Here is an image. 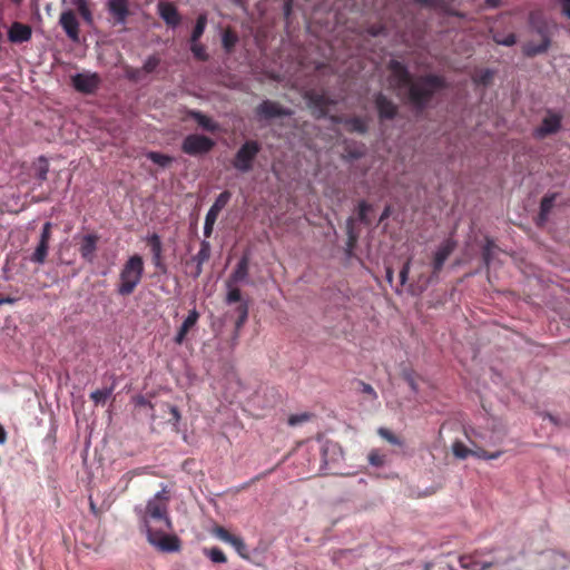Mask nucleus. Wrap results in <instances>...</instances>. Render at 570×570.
I'll list each match as a JSON object with an SVG mask.
<instances>
[{
  "instance_id": "obj_64",
  "label": "nucleus",
  "mask_w": 570,
  "mask_h": 570,
  "mask_svg": "<svg viewBox=\"0 0 570 570\" xmlns=\"http://www.w3.org/2000/svg\"><path fill=\"white\" fill-rule=\"evenodd\" d=\"M382 27H372L371 30H368V32H371L372 36H379L382 33Z\"/></svg>"
},
{
  "instance_id": "obj_26",
  "label": "nucleus",
  "mask_w": 570,
  "mask_h": 570,
  "mask_svg": "<svg viewBox=\"0 0 570 570\" xmlns=\"http://www.w3.org/2000/svg\"><path fill=\"white\" fill-rule=\"evenodd\" d=\"M210 250L212 248L209 247V243L207 240H203L202 244H199V250L197 255L194 256V261L197 262V271H195V277H198L203 271L202 266L208 261Z\"/></svg>"
},
{
  "instance_id": "obj_17",
  "label": "nucleus",
  "mask_w": 570,
  "mask_h": 570,
  "mask_svg": "<svg viewBox=\"0 0 570 570\" xmlns=\"http://www.w3.org/2000/svg\"><path fill=\"white\" fill-rule=\"evenodd\" d=\"M7 38L16 45L27 42L32 38V28L29 24L14 21L11 23L9 32H7Z\"/></svg>"
},
{
  "instance_id": "obj_10",
  "label": "nucleus",
  "mask_w": 570,
  "mask_h": 570,
  "mask_svg": "<svg viewBox=\"0 0 570 570\" xmlns=\"http://www.w3.org/2000/svg\"><path fill=\"white\" fill-rule=\"evenodd\" d=\"M256 115L261 119H275L292 116V110L276 101L264 100L256 107Z\"/></svg>"
},
{
  "instance_id": "obj_18",
  "label": "nucleus",
  "mask_w": 570,
  "mask_h": 570,
  "mask_svg": "<svg viewBox=\"0 0 570 570\" xmlns=\"http://www.w3.org/2000/svg\"><path fill=\"white\" fill-rule=\"evenodd\" d=\"M149 250L153 253V264L163 274L166 273V263L163 261V243L161 238L157 234H151L147 238Z\"/></svg>"
},
{
  "instance_id": "obj_60",
  "label": "nucleus",
  "mask_w": 570,
  "mask_h": 570,
  "mask_svg": "<svg viewBox=\"0 0 570 570\" xmlns=\"http://www.w3.org/2000/svg\"><path fill=\"white\" fill-rule=\"evenodd\" d=\"M501 0H485V7L489 9H495L500 6Z\"/></svg>"
},
{
  "instance_id": "obj_51",
  "label": "nucleus",
  "mask_w": 570,
  "mask_h": 570,
  "mask_svg": "<svg viewBox=\"0 0 570 570\" xmlns=\"http://www.w3.org/2000/svg\"><path fill=\"white\" fill-rule=\"evenodd\" d=\"M51 237V223L42 225L40 243L49 244Z\"/></svg>"
},
{
  "instance_id": "obj_63",
  "label": "nucleus",
  "mask_w": 570,
  "mask_h": 570,
  "mask_svg": "<svg viewBox=\"0 0 570 570\" xmlns=\"http://www.w3.org/2000/svg\"><path fill=\"white\" fill-rule=\"evenodd\" d=\"M385 275H386V281H389V283L391 284L392 278L394 277V271L390 266L386 267Z\"/></svg>"
},
{
  "instance_id": "obj_5",
  "label": "nucleus",
  "mask_w": 570,
  "mask_h": 570,
  "mask_svg": "<svg viewBox=\"0 0 570 570\" xmlns=\"http://www.w3.org/2000/svg\"><path fill=\"white\" fill-rule=\"evenodd\" d=\"M261 153V145L256 140H246L235 153L233 166L239 173H248L253 169V163Z\"/></svg>"
},
{
  "instance_id": "obj_13",
  "label": "nucleus",
  "mask_w": 570,
  "mask_h": 570,
  "mask_svg": "<svg viewBox=\"0 0 570 570\" xmlns=\"http://www.w3.org/2000/svg\"><path fill=\"white\" fill-rule=\"evenodd\" d=\"M213 533H215L216 538L220 539L222 542L230 543V546H233L240 558H248L247 546L244 543L240 537L232 534L229 531L222 527H216L215 530H213Z\"/></svg>"
},
{
  "instance_id": "obj_35",
  "label": "nucleus",
  "mask_w": 570,
  "mask_h": 570,
  "mask_svg": "<svg viewBox=\"0 0 570 570\" xmlns=\"http://www.w3.org/2000/svg\"><path fill=\"white\" fill-rule=\"evenodd\" d=\"M235 312H237V314H238L237 321H235V327H237V330H239L240 327H243V325L245 324V322L247 321V317H248L247 303L246 302L239 303L237 308H235Z\"/></svg>"
},
{
  "instance_id": "obj_41",
  "label": "nucleus",
  "mask_w": 570,
  "mask_h": 570,
  "mask_svg": "<svg viewBox=\"0 0 570 570\" xmlns=\"http://www.w3.org/2000/svg\"><path fill=\"white\" fill-rule=\"evenodd\" d=\"M206 556L214 563H225L226 562L225 553L218 548H210V549L206 550Z\"/></svg>"
},
{
  "instance_id": "obj_40",
  "label": "nucleus",
  "mask_w": 570,
  "mask_h": 570,
  "mask_svg": "<svg viewBox=\"0 0 570 570\" xmlns=\"http://www.w3.org/2000/svg\"><path fill=\"white\" fill-rule=\"evenodd\" d=\"M372 210V205L366 203L365 200H362L358 203V220L362 224H370V218L367 216V213Z\"/></svg>"
},
{
  "instance_id": "obj_16",
  "label": "nucleus",
  "mask_w": 570,
  "mask_h": 570,
  "mask_svg": "<svg viewBox=\"0 0 570 570\" xmlns=\"http://www.w3.org/2000/svg\"><path fill=\"white\" fill-rule=\"evenodd\" d=\"M108 12L114 18V24L125 26L130 16L127 0H108Z\"/></svg>"
},
{
  "instance_id": "obj_19",
  "label": "nucleus",
  "mask_w": 570,
  "mask_h": 570,
  "mask_svg": "<svg viewBox=\"0 0 570 570\" xmlns=\"http://www.w3.org/2000/svg\"><path fill=\"white\" fill-rule=\"evenodd\" d=\"M248 264L249 259L247 255L242 256L239 258L237 265H235V269L230 273L228 281H226V286L237 285L243 283L248 277Z\"/></svg>"
},
{
  "instance_id": "obj_54",
  "label": "nucleus",
  "mask_w": 570,
  "mask_h": 570,
  "mask_svg": "<svg viewBox=\"0 0 570 570\" xmlns=\"http://www.w3.org/2000/svg\"><path fill=\"white\" fill-rule=\"evenodd\" d=\"M409 272H410V261L404 263L402 269H400V285L403 286L407 282Z\"/></svg>"
},
{
  "instance_id": "obj_44",
  "label": "nucleus",
  "mask_w": 570,
  "mask_h": 570,
  "mask_svg": "<svg viewBox=\"0 0 570 570\" xmlns=\"http://www.w3.org/2000/svg\"><path fill=\"white\" fill-rule=\"evenodd\" d=\"M367 459L368 463L376 468H381L383 464H385V454H381L379 450L371 451Z\"/></svg>"
},
{
  "instance_id": "obj_4",
  "label": "nucleus",
  "mask_w": 570,
  "mask_h": 570,
  "mask_svg": "<svg viewBox=\"0 0 570 570\" xmlns=\"http://www.w3.org/2000/svg\"><path fill=\"white\" fill-rule=\"evenodd\" d=\"M529 26L541 36V42L535 43L533 41H528L523 45V55L528 58H533L534 56L543 55L551 46V39L548 35L547 24L540 18V13L538 11H532L529 13Z\"/></svg>"
},
{
  "instance_id": "obj_8",
  "label": "nucleus",
  "mask_w": 570,
  "mask_h": 570,
  "mask_svg": "<svg viewBox=\"0 0 570 570\" xmlns=\"http://www.w3.org/2000/svg\"><path fill=\"white\" fill-rule=\"evenodd\" d=\"M305 100L308 102L309 109L313 110V115L317 119L326 117L328 114V107L334 105L332 99L315 90L306 91Z\"/></svg>"
},
{
  "instance_id": "obj_24",
  "label": "nucleus",
  "mask_w": 570,
  "mask_h": 570,
  "mask_svg": "<svg viewBox=\"0 0 570 570\" xmlns=\"http://www.w3.org/2000/svg\"><path fill=\"white\" fill-rule=\"evenodd\" d=\"M335 120L342 122V125L345 126V129L351 132H358L360 135L367 132V122L362 117L353 116Z\"/></svg>"
},
{
  "instance_id": "obj_21",
  "label": "nucleus",
  "mask_w": 570,
  "mask_h": 570,
  "mask_svg": "<svg viewBox=\"0 0 570 570\" xmlns=\"http://www.w3.org/2000/svg\"><path fill=\"white\" fill-rule=\"evenodd\" d=\"M158 14L165 20L167 26L176 28L180 24V14H178L177 8L169 2H160L158 4Z\"/></svg>"
},
{
  "instance_id": "obj_1",
  "label": "nucleus",
  "mask_w": 570,
  "mask_h": 570,
  "mask_svg": "<svg viewBox=\"0 0 570 570\" xmlns=\"http://www.w3.org/2000/svg\"><path fill=\"white\" fill-rule=\"evenodd\" d=\"M168 502L170 494L163 488L145 507H136L135 514L138 515L140 531L147 535L148 543L161 552L171 553L180 551L181 541L177 535L167 533L173 531Z\"/></svg>"
},
{
  "instance_id": "obj_62",
  "label": "nucleus",
  "mask_w": 570,
  "mask_h": 570,
  "mask_svg": "<svg viewBox=\"0 0 570 570\" xmlns=\"http://www.w3.org/2000/svg\"><path fill=\"white\" fill-rule=\"evenodd\" d=\"M7 442V432L3 429V426L0 424V444H3Z\"/></svg>"
},
{
  "instance_id": "obj_14",
  "label": "nucleus",
  "mask_w": 570,
  "mask_h": 570,
  "mask_svg": "<svg viewBox=\"0 0 570 570\" xmlns=\"http://www.w3.org/2000/svg\"><path fill=\"white\" fill-rule=\"evenodd\" d=\"M59 26L62 27L65 33L68 36V39L73 42L79 41V22L77 14H75L72 10H67L60 13Z\"/></svg>"
},
{
  "instance_id": "obj_22",
  "label": "nucleus",
  "mask_w": 570,
  "mask_h": 570,
  "mask_svg": "<svg viewBox=\"0 0 570 570\" xmlns=\"http://www.w3.org/2000/svg\"><path fill=\"white\" fill-rule=\"evenodd\" d=\"M198 318H199V313L196 309L189 311L188 316H186V318L184 320V323H181L179 330H177V333L175 336V344H179V345L183 344L186 335L198 323Z\"/></svg>"
},
{
  "instance_id": "obj_20",
  "label": "nucleus",
  "mask_w": 570,
  "mask_h": 570,
  "mask_svg": "<svg viewBox=\"0 0 570 570\" xmlns=\"http://www.w3.org/2000/svg\"><path fill=\"white\" fill-rule=\"evenodd\" d=\"M185 114L186 118L195 120V122H197L203 130L207 132H217V122L214 121L210 117L206 116L205 114L195 109H188L186 110Z\"/></svg>"
},
{
  "instance_id": "obj_34",
  "label": "nucleus",
  "mask_w": 570,
  "mask_h": 570,
  "mask_svg": "<svg viewBox=\"0 0 570 570\" xmlns=\"http://www.w3.org/2000/svg\"><path fill=\"white\" fill-rule=\"evenodd\" d=\"M48 243H38L36 252H33L31 261L36 264H43L47 258Z\"/></svg>"
},
{
  "instance_id": "obj_28",
  "label": "nucleus",
  "mask_w": 570,
  "mask_h": 570,
  "mask_svg": "<svg viewBox=\"0 0 570 570\" xmlns=\"http://www.w3.org/2000/svg\"><path fill=\"white\" fill-rule=\"evenodd\" d=\"M206 26H207V16L199 14L197 18V21H195L193 33H190L189 42H199V39L204 35Z\"/></svg>"
},
{
  "instance_id": "obj_43",
  "label": "nucleus",
  "mask_w": 570,
  "mask_h": 570,
  "mask_svg": "<svg viewBox=\"0 0 570 570\" xmlns=\"http://www.w3.org/2000/svg\"><path fill=\"white\" fill-rule=\"evenodd\" d=\"M556 194L543 196V198L541 199V205H539V212H542L543 214L551 213L553 203L556 202Z\"/></svg>"
},
{
  "instance_id": "obj_27",
  "label": "nucleus",
  "mask_w": 570,
  "mask_h": 570,
  "mask_svg": "<svg viewBox=\"0 0 570 570\" xmlns=\"http://www.w3.org/2000/svg\"><path fill=\"white\" fill-rule=\"evenodd\" d=\"M494 72L490 69H480L472 75V82L476 86H489L493 80Z\"/></svg>"
},
{
  "instance_id": "obj_55",
  "label": "nucleus",
  "mask_w": 570,
  "mask_h": 570,
  "mask_svg": "<svg viewBox=\"0 0 570 570\" xmlns=\"http://www.w3.org/2000/svg\"><path fill=\"white\" fill-rule=\"evenodd\" d=\"M222 210H219V209H208L206 219H204V223H216L218 214Z\"/></svg>"
},
{
  "instance_id": "obj_38",
  "label": "nucleus",
  "mask_w": 570,
  "mask_h": 570,
  "mask_svg": "<svg viewBox=\"0 0 570 570\" xmlns=\"http://www.w3.org/2000/svg\"><path fill=\"white\" fill-rule=\"evenodd\" d=\"M110 394H112V389L95 390L91 392L90 399L95 404H104Z\"/></svg>"
},
{
  "instance_id": "obj_11",
  "label": "nucleus",
  "mask_w": 570,
  "mask_h": 570,
  "mask_svg": "<svg viewBox=\"0 0 570 570\" xmlns=\"http://www.w3.org/2000/svg\"><path fill=\"white\" fill-rule=\"evenodd\" d=\"M100 78L97 73H78L73 75L72 77V86L76 88V90L90 95L96 91V89L99 88Z\"/></svg>"
},
{
  "instance_id": "obj_37",
  "label": "nucleus",
  "mask_w": 570,
  "mask_h": 570,
  "mask_svg": "<svg viewBox=\"0 0 570 570\" xmlns=\"http://www.w3.org/2000/svg\"><path fill=\"white\" fill-rule=\"evenodd\" d=\"M502 453L503 452L500 450L494 451L493 453H489L485 450L479 448L476 450H472L470 456H474V458L483 459V460H497L502 455Z\"/></svg>"
},
{
  "instance_id": "obj_52",
  "label": "nucleus",
  "mask_w": 570,
  "mask_h": 570,
  "mask_svg": "<svg viewBox=\"0 0 570 570\" xmlns=\"http://www.w3.org/2000/svg\"><path fill=\"white\" fill-rule=\"evenodd\" d=\"M358 385H360V391H362V393L367 394L373 399L377 397L376 391L373 390V386L371 384H368L364 381H360Z\"/></svg>"
},
{
  "instance_id": "obj_30",
  "label": "nucleus",
  "mask_w": 570,
  "mask_h": 570,
  "mask_svg": "<svg viewBox=\"0 0 570 570\" xmlns=\"http://www.w3.org/2000/svg\"><path fill=\"white\" fill-rule=\"evenodd\" d=\"M147 157L153 161V164L161 167H167L173 163V157L170 155H165L158 151H148Z\"/></svg>"
},
{
  "instance_id": "obj_58",
  "label": "nucleus",
  "mask_w": 570,
  "mask_h": 570,
  "mask_svg": "<svg viewBox=\"0 0 570 570\" xmlns=\"http://www.w3.org/2000/svg\"><path fill=\"white\" fill-rule=\"evenodd\" d=\"M561 1V12L563 16L568 17L570 20V0H559Z\"/></svg>"
},
{
  "instance_id": "obj_9",
  "label": "nucleus",
  "mask_w": 570,
  "mask_h": 570,
  "mask_svg": "<svg viewBox=\"0 0 570 570\" xmlns=\"http://www.w3.org/2000/svg\"><path fill=\"white\" fill-rule=\"evenodd\" d=\"M373 104L381 121L393 120L399 115V106L381 91L373 95Z\"/></svg>"
},
{
  "instance_id": "obj_49",
  "label": "nucleus",
  "mask_w": 570,
  "mask_h": 570,
  "mask_svg": "<svg viewBox=\"0 0 570 570\" xmlns=\"http://www.w3.org/2000/svg\"><path fill=\"white\" fill-rule=\"evenodd\" d=\"M308 420H309L308 413L293 414V415L288 416L287 423L291 426H297Z\"/></svg>"
},
{
  "instance_id": "obj_12",
  "label": "nucleus",
  "mask_w": 570,
  "mask_h": 570,
  "mask_svg": "<svg viewBox=\"0 0 570 570\" xmlns=\"http://www.w3.org/2000/svg\"><path fill=\"white\" fill-rule=\"evenodd\" d=\"M455 244L452 239H445L439 246L434 254V258H432V275L431 277H438L440 274L442 266H444L445 261L450 257L451 253L454 250Z\"/></svg>"
},
{
  "instance_id": "obj_2",
  "label": "nucleus",
  "mask_w": 570,
  "mask_h": 570,
  "mask_svg": "<svg viewBox=\"0 0 570 570\" xmlns=\"http://www.w3.org/2000/svg\"><path fill=\"white\" fill-rule=\"evenodd\" d=\"M390 71L391 89L401 95L406 89V101L416 110L423 111L430 106L435 94L445 89V79L440 75L429 73L413 76L407 66L397 60H391L386 66Z\"/></svg>"
},
{
  "instance_id": "obj_31",
  "label": "nucleus",
  "mask_w": 570,
  "mask_h": 570,
  "mask_svg": "<svg viewBox=\"0 0 570 570\" xmlns=\"http://www.w3.org/2000/svg\"><path fill=\"white\" fill-rule=\"evenodd\" d=\"M413 2L440 12H445L446 10V2L444 0H413Z\"/></svg>"
},
{
  "instance_id": "obj_33",
  "label": "nucleus",
  "mask_w": 570,
  "mask_h": 570,
  "mask_svg": "<svg viewBox=\"0 0 570 570\" xmlns=\"http://www.w3.org/2000/svg\"><path fill=\"white\" fill-rule=\"evenodd\" d=\"M190 52L196 60L205 62L208 60L207 51H205V47L199 41L190 42Z\"/></svg>"
},
{
  "instance_id": "obj_57",
  "label": "nucleus",
  "mask_w": 570,
  "mask_h": 570,
  "mask_svg": "<svg viewBox=\"0 0 570 570\" xmlns=\"http://www.w3.org/2000/svg\"><path fill=\"white\" fill-rule=\"evenodd\" d=\"M136 404L142 407H149L151 411L154 410L153 403L142 396H138V399H136Z\"/></svg>"
},
{
  "instance_id": "obj_6",
  "label": "nucleus",
  "mask_w": 570,
  "mask_h": 570,
  "mask_svg": "<svg viewBox=\"0 0 570 570\" xmlns=\"http://www.w3.org/2000/svg\"><path fill=\"white\" fill-rule=\"evenodd\" d=\"M213 148V139L198 134L186 135L180 145L181 153L188 156H204L210 153Z\"/></svg>"
},
{
  "instance_id": "obj_29",
  "label": "nucleus",
  "mask_w": 570,
  "mask_h": 570,
  "mask_svg": "<svg viewBox=\"0 0 570 570\" xmlns=\"http://www.w3.org/2000/svg\"><path fill=\"white\" fill-rule=\"evenodd\" d=\"M237 42L238 36L232 29H226L222 35V47H224L226 53H230Z\"/></svg>"
},
{
  "instance_id": "obj_53",
  "label": "nucleus",
  "mask_w": 570,
  "mask_h": 570,
  "mask_svg": "<svg viewBox=\"0 0 570 570\" xmlns=\"http://www.w3.org/2000/svg\"><path fill=\"white\" fill-rule=\"evenodd\" d=\"M167 410H169L170 419L169 423L177 424L180 421V413L177 410V406H173L170 404H166Z\"/></svg>"
},
{
  "instance_id": "obj_15",
  "label": "nucleus",
  "mask_w": 570,
  "mask_h": 570,
  "mask_svg": "<svg viewBox=\"0 0 570 570\" xmlns=\"http://www.w3.org/2000/svg\"><path fill=\"white\" fill-rule=\"evenodd\" d=\"M97 244H99V236L96 234H87L81 237L78 252H80L81 258L89 264L96 259Z\"/></svg>"
},
{
  "instance_id": "obj_50",
  "label": "nucleus",
  "mask_w": 570,
  "mask_h": 570,
  "mask_svg": "<svg viewBox=\"0 0 570 570\" xmlns=\"http://www.w3.org/2000/svg\"><path fill=\"white\" fill-rule=\"evenodd\" d=\"M40 163L41 165L38 166L37 169V179L40 180V183H42L47 179L48 164L43 158H40Z\"/></svg>"
},
{
  "instance_id": "obj_45",
  "label": "nucleus",
  "mask_w": 570,
  "mask_h": 570,
  "mask_svg": "<svg viewBox=\"0 0 570 570\" xmlns=\"http://www.w3.org/2000/svg\"><path fill=\"white\" fill-rule=\"evenodd\" d=\"M77 11L80 13L81 19L85 20L86 24H92V13L88 4L78 6Z\"/></svg>"
},
{
  "instance_id": "obj_56",
  "label": "nucleus",
  "mask_w": 570,
  "mask_h": 570,
  "mask_svg": "<svg viewBox=\"0 0 570 570\" xmlns=\"http://www.w3.org/2000/svg\"><path fill=\"white\" fill-rule=\"evenodd\" d=\"M19 301L18 296H4L0 294V306L4 304H16Z\"/></svg>"
},
{
  "instance_id": "obj_23",
  "label": "nucleus",
  "mask_w": 570,
  "mask_h": 570,
  "mask_svg": "<svg viewBox=\"0 0 570 570\" xmlns=\"http://www.w3.org/2000/svg\"><path fill=\"white\" fill-rule=\"evenodd\" d=\"M346 243L345 254L351 257L355 246L358 243V232L355 229V218L348 217L345 223Z\"/></svg>"
},
{
  "instance_id": "obj_46",
  "label": "nucleus",
  "mask_w": 570,
  "mask_h": 570,
  "mask_svg": "<svg viewBox=\"0 0 570 570\" xmlns=\"http://www.w3.org/2000/svg\"><path fill=\"white\" fill-rule=\"evenodd\" d=\"M493 248H494L493 242L489 238H485L483 252H481V257H483V262L485 265L490 264L491 253H493Z\"/></svg>"
},
{
  "instance_id": "obj_25",
  "label": "nucleus",
  "mask_w": 570,
  "mask_h": 570,
  "mask_svg": "<svg viewBox=\"0 0 570 570\" xmlns=\"http://www.w3.org/2000/svg\"><path fill=\"white\" fill-rule=\"evenodd\" d=\"M459 566L465 570H485L491 567V562H478L474 556L463 554L459 558Z\"/></svg>"
},
{
  "instance_id": "obj_7",
  "label": "nucleus",
  "mask_w": 570,
  "mask_h": 570,
  "mask_svg": "<svg viewBox=\"0 0 570 570\" xmlns=\"http://www.w3.org/2000/svg\"><path fill=\"white\" fill-rule=\"evenodd\" d=\"M561 115L550 109L543 116L541 125L534 128L533 138L544 139V137L554 135L561 129Z\"/></svg>"
},
{
  "instance_id": "obj_47",
  "label": "nucleus",
  "mask_w": 570,
  "mask_h": 570,
  "mask_svg": "<svg viewBox=\"0 0 570 570\" xmlns=\"http://www.w3.org/2000/svg\"><path fill=\"white\" fill-rule=\"evenodd\" d=\"M158 66H159V58L157 56L153 55V56H149L147 61H145L142 70L146 73H151L157 69Z\"/></svg>"
},
{
  "instance_id": "obj_42",
  "label": "nucleus",
  "mask_w": 570,
  "mask_h": 570,
  "mask_svg": "<svg viewBox=\"0 0 570 570\" xmlns=\"http://www.w3.org/2000/svg\"><path fill=\"white\" fill-rule=\"evenodd\" d=\"M226 287H228V294H226V298H225L226 304L243 303L240 301V292L236 285L226 286Z\"/></svg>"
},
{
  "instance_id": "obj_32",
  "label": "nucleus",
  "mask_w": 570,
  "mask_h": 570,
  "mask_svg": "<svg viewBox=\"0 0 570 570\" xmlns=\"http://www.w3.org/2000/svg\"><path fill=\"white\" fill-rule=\"evenodd\" d=\"M472 450L464 446V444L460 441H454L452 444V453L454 458L459 460H465L471 455Z\"/></svg>"
},
{
  "instance_id": "obj_36",
  "label": "nucleus",
  "mask_w": 570,
  "mask_h": 570,
  "mask_svg": "<svg viewBox=\"0 0 570 570\" xmlns=\"http://www.w3.org/2000/svg\"><path fill=\"white\" fill-rule=\"evenodd\" d=\"M377 434H380L383 440H385L386 442H389L391 444L399 445V446L403 445V441L396 434H394L392 431H390L389 429L380 428V430H377Z\"/></svg>"
},
{
  "instance_id": "obj_3",
  "label": "nucleus",
  "mask_w": 570,
  "mask_h": 570,
  "mask_svg": "<svg viewBox=\"0 0 570 570\" xmlns=\"http://www.w3.org/2000/svg\"><path fill=\"white\" fill-rule=\"evenodd\" d=\"M144 258L140 255L135 254L127 258L118 276L117 294L127 297L135 293L144 277Z\"/></svg>"
},
{
  "instance_id": "obj_61",
  "label": "nucleus",
  "mask_w": 570,
  "mask_h": 570,
  "mask_svg": "<svg viewBox=\"0 0 570 570\" xmlns=\"http://www.w3.org/2000/svg\"><path fill=\"white\" fill-rule=\"evenodd\" d=\"M548 215L549 214H543L542 212H539L537 225H543L548 219Z\"/></svg>"
},
{
  "instance_id": "obj_39",
  "label": "nucleus",
  "mask_w": 570,
  "mask_h": 570,
  "mask_svg": "<svg viewBox=\"0 0 570 570\" xmlns=\"http://www.w3.org/2000/svg\"><path fill=\"white\" fill-rule=\"evenodd\" d=\"M230 191L225 190L216 197L215 203H213L210 209L213 210H223L225 206L229 203Z\"/></svg>"
},
{
  "instance_id": "obj_59",
  "label": "nucleus",
  "mask_w": 570,
  "mask_h": 570,
  "mask_svg": "<svg viewBox=\"0 0 570 570\" xmlns=\"http://www.w3.org/2000/svg\"><path fill=\"white\" fill-rule=\"evenodd\" d=\"M214 224H216V223H204V229H203L204 237H206V238L212 237Z\"/></svg>"
},
{
  "instance_id": "obj_48",
  "label": "nucleus",
  "mask_w": 570,
  "mask_h": 570,
  "mask_svg": "<svg viewBox=\"0 0 570 570\" xmlns=\"http://www.w3.org/2000/svg\"><path fill=\"white\" fill-rule=\"evenodd\" d=\"M494 42L501 46L512 47L517 42V38L514 33H510L503 38L499 37L498 35H494L493 37Z\"/></svg>"
}]
</instances>
